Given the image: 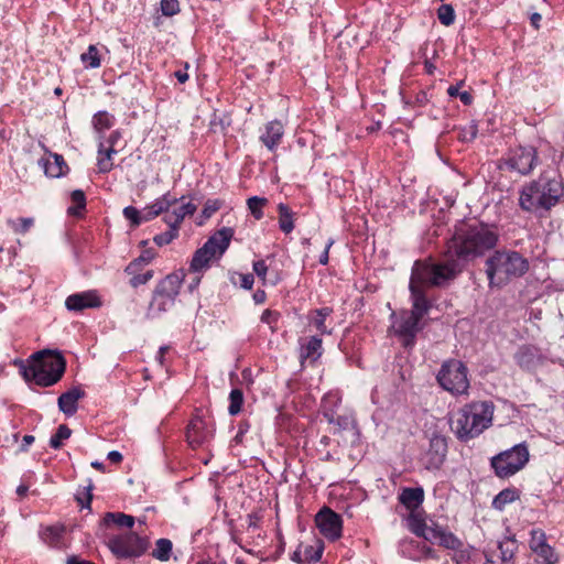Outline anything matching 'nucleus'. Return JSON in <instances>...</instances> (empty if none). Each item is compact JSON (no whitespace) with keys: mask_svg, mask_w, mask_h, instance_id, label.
I'll return each instance as SVG.
<instances>
[{"mask_svg":"<svg viewBox=\"0 0 564 564\" xmlns=\"http://www.w3.org/2000/svg\"><path fill=\"white\" fill-rule=\"evenodd\" d=\"M499 234L494 226L484 223L462 225L456 228L447 246V259L443 263L455 261L462 270V262L484 256L497 246Z\"/></svg>","mask_w":564,"mask_h":564,"instance_id":"nucleus-1","label":"nucleus"},{"mask_svg":"<svg viewBox=\"0 0 564 564\" xmlns=\"http://www.w3.org/2000/svg\"><path fill=\"white\" fill-rule=\"evenodd\" d=\"M459 272V265L455 261L436 263L429 261H415L410 279V292L413 307L410 313L422 318L430 308L425 291L429 288L442 286L454 279Z\"/></svg>","mask_w":564,"mask_h":564,"instance_id":"nucleus-2","label":"nucleus"},{"mask_svg":"<svg viewBox=\"0 0 564 564\" xmlns=\"http://www.w3.org/2000/svg\"><path fill=\"white\" fill-rule=\"evenodd\" d=\"M495 406L490 401H477L459 409L451 423L458 440L468 441L480 435L492 423Z\"/></svg>","mask_w":564,"mask_h":564,"instance_id":"nucleus-3","label":"nucleus"},{"mask_svg":"<svg viewBox=\"0 0 564 564\" xmlns=\"http://www.w3.org/2000/svg\"><path fill=\"white\" fill-rule=\"evenodd\" d=\"M65 367V359L59 352L41 350L31 356L26 365L22 366L21 372L25 381L50 387L59 381Z\"/></svg>","mask_w":564,"mask_h":564,"instance_id":"nucleus-4","label":"nucleus"},{"mask_svg":"<svg viewBox=\"0 0 564 564\" xmlns=\"http://www.w3.org/2000/svg\"><path fill=\"white\" fill-rule=\"evenodd\" d=\"M528 270V259L514 250H497L486 260L490 288H502L512 279L524 275Z\"/></svg>","mask_w":564,"mask_h":564,"instance_id":"nucleus-5","label":"nucleus"},{"mask_svg":"<svg viewBox=\"0 0 564 564\" xmlns=\"http://www.w3.org/2000/svg\"><path fill=\"white\" fill-rule=\"evenodd\" d=\"M564 194V186L557 178L541 175L528 186L523 187L519 203L528 212L549 210L556 205Z\"/></svg>","mask_w":564,"mask_h":564,"instance_id":"nucleus-6","label":"nucleus"},{"mask_svg":"<svg viewBox=\"0 0 564 564\" xmlns=\"http://www.w3.org/2000/svg\"><path fill=\"white\" fill-rule=\"evenodd\" d=\"M184 278V272L177 271L166 275L156 284L148 306L147 317L154 318L174 306Z\"/></svg>","mask_w":564,"mask_h":564,"instance_id":"nucleus-7","label":"nucleus"},{"mask_svg":"<svg viewBox=\"0 0 564 564\" xmlns=\"http://www.w3.org/2000/svg\"><path fill=\"white\" fill-rule=\"evenodd\" d=\"M234 236V230L224 227L213 235L202 248L196 250L191 261V271L199 273L209 267V262L223 256L229 247L230 240Z\"/></svg>","mask_w":564,"mask_h":564,"instance_id":"nucleus-8","label":"nucleus"},{"mask_svg":"<svg viewBox=\"0 0 564 564\" xmlns=\"http://www.w3.org/2000/svg\"><path fill=\"white\" fill-rule=\"evenodd\" d=\"M529 456L528 446L521 443L494 456L491 458V467L499 478H508L527 465Z\"/></svg>","mask_w":564,"mask_h":564,"instance_id":"nucleus-9","label":"nucleus"},{"mask_svg":"<svg viewBox=\"0 0 564 564\" xmlns=\"http://www.w3.org/2000/svg\"><path fill=\"white\" fill-rule=\"evenodd\" d=\"M437 382L452 394H466L469 388L466 366L459 360L444 362L437 373Z\"/></svg>","mask_w":564,"mask_h":564,"instance_id":"nucleus-10","label":"nucleus"},{"mask_svg":"<svg viewBox=\"0 0 564 564\" xmlns=\"http://www.w3.org/2000/svg\"><path fill=\"white\" fill-rule=\"evenodd\" d=\"M108 547L119 558L138 557L144 553L148 542L133 532L109 539Z\"/></svg>","mask_w":564,"mask_h":564,"instance_id":"nucleus-11","label":"nucleus"},{"mask_svg":"<svg viewBox=\"0 0 564 564\" xmlns=\"http://www.w3.org/2000/svg\"><path fill=\"white\" fill-rule=\"evenodd\" d=\"M502 162L508 170L527 175L536 166L539 158L534 147L520 145L510 150Z\"/></svg>","mask_w":564,"mask_h":564,"instance_id":"nucleus-12","label":"nucleus"},{"mask_svg":"<svg viewBox=\"0 0 564 564\" xmlns=\"http://www.w3.org/2000/svg\"><path fill=\"white\" fill-rule=\"evenodd\" d=\"M315 522L321 533L328 540L340 538L343 521L339 514L329 508H323L315 517Z\"/></svg>","mask_w":564,"mask_h":564,"instance_id":"nucleus-13","label":"nucleus"},{"mask_svg":"<svg viewBox=\"0 0 564 564\" xmlns=\"http://www.w3.org/2000/svg\"><path fill=\"white\" fill-rule=\"evenodd\" d=\"M420 317L410 313L403 312L399 319L393 324L395 332L405 338V345H410L416 333L419 332Z\"/></svg>","mask_w":564,"mask_h":564,"instance_id":"nucleus-14","label":"nucleus"},{"mask_svg":"<svg viewBox=\"0 0 564 564\" xmlns=\"http://www.w3.org/2000/svg\"><path fill=\"white\" fill-rule=\"evenodd\" d=\"M446 453V438L442 435H433L430 440V446L426 452L429 468H438L444 463Z\"/></svg>","mask_w":564,"mask_h":564,"instance_id":"nucleus-15","label":"nucleus"},{"mask_svg":"<svg viewBox=\"0 0 564 564\" xmlns=\"http://www.w3.org/2000/svg\"><path fill=\"white\" fill-rule=\"evenodd\" d=\"M65 305L69 311H83L85 308H95L101 305V301L95 291H87L69 295Z\"/></svg>","mask_w":564,"mask_h":564,"instance_id":"nucleus-16","label":"nucleus"},{"mask_svg":"<svg viewBox=\"0 0 564 564\" xmlns=\"http://www.w3.org/2000/svg\"><path fill=\"white\" fill-rule=\"evenodd\" d=\"M323 352L322 339L311 336L301 340L300 359L301 364L315 362Z\"/></svg>","mask_w":564,"mask_h":564,"instance_id":"nucleus-17","label":"nucleus"},{"mask_svg":"<svg viewBox=\"0 0 564 564\" xmlns=\"http://www.w3.org/2000/svg\"><path fill=\"white\" fill-rule=\"evenodd\" d=\"M39 163L48 177H61L68 172V166L64 158L57 153H48V155L41 159Z\"/></svg>","mask_w":564,"mask_h":564,"instance_id":"nucleus-18","label":"nucleus"},{"mask_svg":"<svg viewBox=\"0 0 564 564\" xmlns=\"http://www.w3.org/2000/svg\"><path fill=\"white\" fill-rule=\"evenodd\" d=\"M186 436L189 445L192 447H197L209 438L210 431L207 429L204 420L195 417L187 426Z\"/></svg>","mask_w":564,"mask_h":564,"instance_id":"nucleus-19","label":"nucleus"},{"mask_svg":"<svg viewBox=\"0 0 564 564\" xmlns=\"http://www.w3.org/2000/svg\"><path fill=\"white\" fill-rule=\"evenodd\" d=\"M283 134V124L278 120H273L265 124V130L260 135V140L267 147L268 150L274 151L280 144Z\"/></svg>","mask_w":564,"mask_h":564,"instance_id":"nucleus-20","label":"nucleus"},{"mask_svg":"<svg viewBox=\"0 0 564 564\" xmlns=\"http://www.w3.org/2000/svg\"><path fill=\"white\" fill-rule=\"evenodd\" d=\"M402 553L414 561H420L425 557L436 558L435 552L430 546L414 540L403 541Z\"/></svg>","mask_w":564,"mask_h":564,"instance_id":"nucleus-21","label":"nucleus"},{"mask_svg":"<svg viewBox=\"0 0 564 564\" xmlns=\"http://www.w3.org/2000/svg\"><path fill=\"white\" fill-rule=\"evenodd\" d=\"M84 397V391L77 387L62 393L57 400L58 409L66 415H73L77 411V402Z\"/></svg>","mask_w":564,"mask_h":564,"instance_id":"nucleus-22","label":"nucleus"},{"mask_svg":"<svg viewBox=\"0 0 564 564\" xmlns=\"http://www.w3.org/2000/svg\"><path fill=\"white\" fill-rule=\"evenodd\" d=\"M424 500V490L421 487L402 489L399 501L411 512L422 505Z\"/></svg>","mask_w":564,"mask_h":564,"instance_id":"nucleus-23","label":"nucleus"},{"mask_svg":"<svg viewBox=\"0 0 564 564\" xmlns=\"http://www.w3.org/2000/svg\"><path fill=\"white\" fill-rule=\"evenodd\" d=\"M176 203L175 198H171L169 195H163L161 198L156 199L153 204L145 207L142 210L143 219L149 221L160 214L167 212L169 208Z\"/></svg>","mask_w":564,"mask_h":564,"instance_id":"nucleus-24","label":"nucleus"},{"mask_svg":"<svg viewBox=\"0 0 564 564\" xmlns=\"http://www.w3.org/2000/svg\"><path fill=\"white\" fill-rule=\"evenodd\" d=\"M117 151L112 145H105L104 140H99L98 144V158H97V165L100 173H108L111 171L113 164H112V155L116 154Z\"/></svg>","mask_w":564,"mask_h":564,"instance_id":"nucleus-25","label":"nucleus"},{"mask_svg":"<svg viewBox=\"0 0 564 564\" xmlns=\"http://www.w3.org/2000/svg\"><path fill=\"white\" fill-rule=\"evenodd\" d=\"M93 127L95 132L98 134V141L104 140V133L113 126V116L107 111H98L93 117Z\"/></svg>","mask_w":564,"mask_h":564,"instance_id":"nucleus-26","label":"nucleus"},{"mask_svg":"<svg viewBox=\"0 0 564 564\" xmlns=\"http://www.w3.org/2000/svg\"><path fill=\"white\" fill-rule=\"evenodd\" d=\"M64 528L58 525L45 527L41 530L40 535L44 543L53 547L62 546Z\"/></svg>","mask_w":564,"mask_h":564,"instance_id":"nucleus-27","label":"nucleus"},{"mask_svg":"<svg viewBox=\"0 0 564 564\" xmlns=\"http://www.w3.org/2000/svg\"><path fill=\"white\" fill-rule=\"evenodd\" d=\"M538 355L531 347H521L516 354L517 364L527 370L533 369L538 364Z\"/></svg>","mask_w":564,"mask_h":564,"instance_id":"nucleus-28","label":"nucleus"},{"mask_svg":"<svg viewBox=\"0 0 564 564\" xmlns=\"http://www.w3.org/2000/svg\"><path fill=\"white\" fill-rule=\"evenodd\" d=\"M279 212V226L284 234H290L294 229L293 212L288 205L281 203L278 206Z\"/></svg>","mask_w":564,"mask_h":564,"instance_id":"nucleus-29","label":"nucleus"},{"mask_svg":"<svg viewBox=\"0 0 564 564\" xmlns=\"http://www.w3.org/2000/svg\"><path fill=\"white\" fill-rule=\"evenodd\" d=\"M533 564H555L558 560L554 550L549 545H544L532 552Z\"/></svg>","mask_w":564,"mask_h":564,"instance_id":"nucleus-30","label":"nucleus"},{"mask_svg":"<svg viewBox=\"0 0 564 564\" xmlns=\"http://www.w3.org/2000/svg\"><path fill=\"white\" fill-rule=\"evenodd\" d=\"M80 61L86 68H97L100 66L101 56L96 45L91 44L87 51L80 55Z\"/></svg>","mask_w":564,"mask_h":564,"instance_id":"nucleus-31","label":"nucleus"},{"mask_svg":"<svg viewBox=\"0 0 564 564\" xmlns=\"http://www.w3.org/2000/svg\"><path fill=\"white\" fill-rule=\"evenodd\" d=\"M104 521L106 524H117L118 527L132 528L134 524V518L129 514L121 512H108L105 514Z\"/></svg>","mask_w":564,"mask_h":564,"instance_id":"nucleus-32","label":"nucleus"},{"mask_svg":"<svg viewBox=\"0 0 564 564\" xmlns=\"http://www.w3.org/2000/svg\"><path fill=\"white\" fill-rule=\"evenodd\" d=\"M408 528L411 532H413L415 535L421 536L424 534V530L427 527L425 523V520L423 519L422 514L417 511L410 512L408 519Z\"/></svg>","mask_w":564,"mask_h":564,"instance_id":"nucleus-33","label":"nucleus"},{"mask_svg":"<svg viewBox=\"0 0 564 564\" xmlns=\"http://www.w3.org/2000/svg\"><path fill=\"white\" fill-rule=\"evenodd\" d=\"M332 313V310L328 307H323L321 310H316L314 312V315L311 317L312 324L315 326V328L321 334H330V332L327 329L325 325V319L327 316H329Z\"/></svg>","mask_w":564,"mask_h":564,"instance_id":"nucleus-34","label":"nucleus"},{"mask_svg":"<svg viewBox=\"0 0 564 564\" xmlns=\"http://www.w3.org/2000/svg\"><path fill=\"white\" fill-rule=\"evenodd\" d=\"M153 258L154 253L152 250L143 251L140 257H138L127 265L126 272L128 274H134L140 270L142 265L149 264L153 260Z\"/></svg>","mask_w":564,"mask_h":564,"instance_id":"nucleus-35","label":"nucleus"},{"mask_svg":"<svg viewBox=\"0 0 564 564\" xmlns=\"http://www.w3.org/2000/svg\"><path fill=\"white\" fill-rule=\"evenodd\" d=\"M172 551V542L169 539H159L155 543V549L152 556L160 561H167Z\"/></svg>","mask_w":564,"mask_h":564,"instance_id":"nucleus-36","label":"nucleus"},{"mask_svg":"<svg viewBox=\"0 0 564 564\" xmlns=\"http://www.w3.org/2000/svg\"><path fill=\"white\" fill-rule=\"evenodd\" d=\"M8 225L15 234H25L33 227L34 218L21 217L18 219H9Z\"/></svg>","mask_w":564,"mask_h":564,"instance_id":"nucleus-37","label":"nucleus"},{"mask_svg":"<svg viewBox=\"0 0 564 564\" xmlns=\"http://www.w3.org/2000/svg\"><path fill=\"white\" fill-rule=\"evenodd\" d=\"M74 206L68 207L67 212L69 215L79 216L80 210L86 206V197L83 191L76 189L70 195Z\"/></svg>","mask_w":564,"mask_h":564,"instance_id":"nucleus-38","label":"nucleus"},{"mask_svg":"<svg viewBox=\"0 0 564 564\" xmlns=\"http://www.w3.org/2000/svg\"><path fill=\"white\" fill-rule=\"evenodd\" d=\"M517 498L516 491L505 489L500 491L492 500V506L497 510H502L508 503L514 501Z\"/></svg>","mask_w":564,"mask_h":564,"instance_id":"nucleus-39","label":"nucleus"},{"mask_svg":"<svg viewBox=\"0 0 564 564\" xmlns=\"http://www.w3.org/2000/svg\"><path fill=\"white\" fill-rule=\"evenodd\" d=\"M229 406H228V412L230 415H236L240 412L241 410V406H242V403H243V394L241 392V390L239 389H234L231 390L230 394H229Z\"/></svg>","mask_w":564,"mask_h":564,"instance_id":"nucleus-40","label":"nucleus"},{"mask_svg":"<svg viewBox=\"0 0 564 564\" xmlns=\"http://www.w3.org/2000/svg\"><path fill=\"white\" fill-rule=\"evenodd\" d=\"M70 434H72V431L67 425H65V424L59 425L56 433L54 435H52V437L50 440L51 447L58 449L62 446V442L64 440H67L70 436Z\"/></svg>","mask_w":564,"mask_h":564,"instance_id":"nucleus-41","label":"nucleus"},{"mask_svg":"<svg viewBox=\"0 0 564 564\" xmlns=\"http://www.w3.org/2000/svg\"><path fill=\"white\" fill-rule=\"evenodd\" d=\"M268 203L264 197L252 196L248 199L247 204L256 219H261L263 216L262 207Z\"/></svg>","mask_w":564,"mask_h":564,"instance_id":"nucleus-42","label":"nucleus"},{"mask_svg":"<svg viewBox=\"0 0 564 564\" xmlns=\"http://www.w3.org/2000/svg\"><path fill=\"white\" fill-rule=\"evenodd\" d=\"M437 17L442 24L449 26L454 23L455 12L451 4H443L437 10Z\"/></svg>","mask_w":564,"mask_h":564,"instance_id":"nucleus-43","label":"nucleus"},{"mask_svg":"<svg viewBox=\"0 0 564 564\" xmlns=\"http://www.w3.org/2000/svg\"><path fill=\"white\" fill-rule=\"evenodd\" d=\"M440 545L451 549V550H457L462 546V542L451 532H446L442 530V533L440 535V540L437 542Z\"/></svg>","mask_w":564,"mask_h":564,"instance_id":"nucleus-44","label":"nucleus"},{"mask_svg":"<svg viewBox=\"0 0 564 564\" xmlns=\"http://www.w3.org/2000/svg\"><path fill=\"white\" fill-rule=\"evenodd\" d=\"M302 551H303L304 557L306 558V563L310 564V563H315L321 560L322 553H323V547L319 545L314 546V545H303L302 544Z\"/></svg>","mask_w":564,"mask_h":564,"instance_id":"nucleus-45","label":"nucleus"},{"mask_svg":"<svg viewBox=\"0 0 564 564\" xmlns=\"http://www.w3.org/2000/svg\"><path fill=\"white\" fill-rule=\"evenodd\" d=\"M498 549L500 551V558L503 563H509L514 553V541L508 540L505 542H499Z\"/></svg>","mask_w":564,"mask_h":564,"instance_id":"nucleus-46","label":"nucleus"},{"mask_svg":"<svg viewBox=\"0 0 564 564\" xmlns=\"http://www.w3.org/2000/svg\"><path fill=\"white\" fill-rule=\"evenodd\" d=\"M546 538L542 530H532L529 546L531 552L546 545Z\"/></svg>","mask_w":564,"mask_h":564,"instance_id":"nucleus-47","label":"nucleus"},{"mask_svg":"<svg viewBox=\"0 0 564 564\" xmlns=\"http://www.w3.org/2000/svg\"><path fill=\"white\" fill-rule=\"evenodd\" d=\"M123 215L127 219H129L132 223L133 226H139L140 224L145 221V219H143L142 212H140L133 206H127L123 209Z\"/></svg>","mask_w":564,"mask_h":564,"instance_id":"nucleus-48","label":"nucleus"},{"mask_svg":"<svg viewBox=\"0 0 564 564\" xmlns=\"http://www.w3.org/2000/svg\"><path fill=\"white\" fill-rule=\"evenodd\" d=\"M131 275L132 278L130 279V285L132 288H138L140 285L147 284L153 278V271L148 270L143 273L135 272L134 274Z\"/></svg>","mask_w":564,"mask_h":564,"instance_id":"nucleus-49","label":"nucleus"},{"mask_svg":"<svg viewBox=\"0 0 564 564\" xmlns=\"http://www.w3.org/2000/svg\"><path fill=\"white\" fill-rule=\"evenodd\" d=\"M161 11L165 17H173L180 11V3L177 0H161Z\"/></svg>","mask_w":564,"mask_h":564,"instance_id":"nucleus-50","label":"nucleus"},{"mask_svg":"<svg viewBox=\"0 0 564 564\" xmlns=\"http://www.w3.org/2000/svg\"><path fill=\"white\" fill-rule=\"evenodd\" d=\"M478 133L477 124L471 121L466 127H464L459 133V139L464 142L473 141Z\"/></svg>","mask_w":564,"mask_h":564,"instance_id":"nucleus-51","label":"nucleus"},{"mask_svg":"<svg viewBox=\"0 0 564 564\" xmlns=\"http://www.w3.org/2000/svg\"><path fill=\"white\" fill-rule=\"evenodd\" d=\"M325 416L329 423L336 424L341 429H348L352 424L350 416H335L334 414L325 413Z\"/></svg>","mask_w":564,"mask_h":564,"instance_id":"nucleus-52","label":"nucleus"},{"mask_svg":"<svg viewBox=\"0 0 564 564\" xmlns=\"http://www.w3.org/2000/svg\"><path fill=\"white\" fill-rule=\"evenodd\" d=\"M423 533L424 534H422L420 538H423L425 541H429L431 543H437L440 540V535L442 533V529L437 527L432 528L427 525Z\"/></svg>","mask_w":564,"mask_h":564,"instance_id":"nucleus-53","label":"nucleus"},{"mask_svg":"<svg viewBox=\"0 0 564 564\" xmlns=\"http://www.w3.org/2000/svg\"><path fill=\"white\" fill-rule=\"evenodd\" d=\"M177 231L169 229L167 231L155 236L154 242L158 246L169 245L172 240H174L177 237Z\"/></svg>","mask_w":564,"mask_h":564,"instance_id":"nucleus-54","label":"nucleus"},{"mask_svg":"<svg viewBox=\"0 0 564 564\" xmlns=\"http://www.w3.org/2000/svg\"><path fill=\"white\" fill-rule=\"evenodd\" d=\"M164 221L167 224L169 228L178 232V227L181 225V216H177L175 210L173 209L171 213L165 212Z\"/></svg>","mask_w":564,"mask_h":564,"instance_id":"nucleus-55","label":"nucleus"},{"mask_svg":"<svg viewBox=\"0 0 564 564\" xmlns=\"http://www.w3.org/2000/svg\"><path fill=\"white\" fill-rule=\"evenodd\" d=\"M221 206L220 200L214 199V200H207L203 208V216L205 218L212 217L213 214H215Z\"/></svg>","mask_w":564,"mask_h":564,"instance_id":"nucleus-56","label":"nucleus"},{"mask_svg":"<svg viewBox=\"0 0 564 564\" xmlns=\"http://www.w3.org/2000/svg\"><path fill=\"white\" fill-rule=\"evenodd\" d=\"M174 210L177 216H181L180 219L183 221L186 216L193 215L196 212V206L192 203H186L174 208Z\"/></svg>","mask_w":564,"mask_h":564,"instance_id":"nucleus-57","label":"nucleus"},{"mask_svg":"<svg viewBox=\"0 0 564 564\" xmlns=\"http://www.w3.org/2000/svg\"><path fill=\"white\" fill-rule=\"evenodd\" d=\"M253 271L259 278L264 279L268 271V267L263 260H259L253 263Z\"/></svg>","mask_w":564,"mask_h":564,"instance_id":"nucleus-58","label":"nucleus"},{"mask_svg":"<svg viewBox=\"0 0 564 564\" xmlns=\"http://www.w3.org/2000/svg\"><path fill=\"white\" fill-rule=\"evenodd\" d=\"M253 282H254V278L252 274L248 273V274H242L241 275V288L246 289V290H250L253 285Z\"/></svg>","mask_w":564,"mask_h":564,"instance_id":"nucleus-59","label":"nucleus"},{"mask_svg":"<svg viewBox=\"0 0 564 564\" xmlns=\"http://www.w3.org/2000/svg\"><path fill=\"white\" fill-rule=\"evenodd\" d=\"M292 561L296 562V563H300V564H307L306 563V558L304 557L303 555V551H302V544L297 547V550H295L292 554Z\"/></svg>","mask_w":564,"mask_h":564,"instance_id":"nucleus-60","label":"nucleus"},{"mask_svg":"<svg viewBox=\"0 0 564 564\" xmlns=\"http://www.w3.org/2000/svg\"><path fill=\"white\" fill-rule=\"evenodd\" d=\"M334 245V239H329L326 247H325V250L323 251V253L321 254L319 257V263L321 264H327L328 263V252H329V249L330 247Z\"/></svg>","mask_w":564,"mask_h":564,"instance_id":"nucleus-61","label":"nucleus"},{"mask_svg":"<svg viewBox=\"0 0 564 564\" xmlns=\"http://www.w3.org/2000/svg\"><path fill=\"white\" fill-rule=\"evenodd\" d=\"M121 138V133L116 130V131H112L109 135V138L106 140V143H108V145H112V148H115V144L117 143V141Z\"/></svg>","mask_w":564,"mask_h":564,"instance_id":"nucleus-62","label":"nucleus"},{"mask_svg":"<svg viewBox=\"0 0 564 564\" xmlns=\"http://www.w3.org/2000/svg\"><path fill=\"white\" fill-rule=\"evenodd\" d=\"M464 85V82H459L457 85H452L448 87L447 89V94L451 96V97H458V95L460 94L459 91V87Z\"/></svg>","mask_w":564,"mask_h":564,"instance_id":"nucleus-63","label":"nucleus"},{"mask_svg":"<svg viewBox=\"0 0 564 564\" xmlns=\"http://www.w3.org/2000/svg\"><path fill=\"white\" fill-rule=\"evenodd\" d=\"M108 459L111 462V463H115V464H119L121 460H122V455L121 453L117 452V451H111L108 453Z\"/></svg>","mask_w":564,"mask_h":564,"instance_id":"nucleus-64","label":"nucleus"}]
</instances>
